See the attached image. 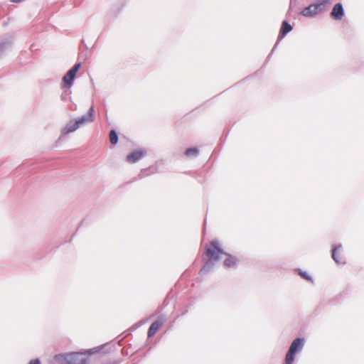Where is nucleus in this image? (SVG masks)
I'll return each mask as SVG.
<instances>
[{
  "instance_id": "13",
  "label": "nucleus",
  "mask_w": 364,
  "mask_h": 364,
  "mask_svg": "<svg viewBox=\"0 0 364 364\" xmlns=\"http://www.w3.org/2000/svg\"><path fill=\"white\" fill-rule=\"evenodd\" d=\"M295 353L288 350L285 357V364H291L294 360Z\"/></svg>"
},
{
  "instance_id": "17",
  "label": "nucleus",
  "mask_w": 364,
  "mask_h": 364,
  "mask_svg": "<svg viewBox=\"0 0 364 364\" xmlns=\"http://www.w3.org/2000/svg\"><path fill=\"white\" fill-rule=\"evenodd\" d=\"M187 156H197L198 154V151L196 148H188L186 150L185 152Z\"/></svg>"
},
{
  "instance_id": "10",
  "label": "nucleus",
  "mask_w": 364,
  "mask_h": 364,
  "mask_svg": "<svg viewBox=\"0 0 364 364\" xmlns=\"http://www.w3.org/2000/svg\"><path fill=\"white\" fill-rule=\"evenodd\" d=\"M144 153L141 151H134L130 154L127 155V161L129 163H135L141 159Z\"/></svg>"
},
{
  "instance_id": "2",
  "label": "nucleus",
  "mask_w": 364,
  "mask_h": 364,
  "mask_svg": "<svg viewBox=\"0 0 364 364\" xmlns=\"http://www.w3.org/2000/svg\"><path fill=\"white\" fill-rule=\"evenodd\" d=\"M58 362L64 360L67 364H85L86 359L79 353H60L54 356Z\"/></svg>"
},
{
  "instance_id": "5",
  "label": "nucleus",
  "mask_w": 364,
  "mask_h": 364,
  "mask_svg": "<svg viewBox=\"0 0 364 364\" xmlns=\"http://www.w3.org/2000/svg\"><path fill=\"white\" fill-rule=\"evenodd\" d=\"M164 322L165 320L161 316L159 317L154 322H153L148 330V337L151 338L154 336Z\"/></svg>"
},
{
  "instance_id": "8",
  "label": "nucleus",
  "mask_w": 364,
  "mask_h": 364,
  "mask_svg": "<svg viewBox=\"0 0 364 364\" xmlns=\"http://www.w3.org/2000/svg\"><path fill=\"white\" fill-rule=\"evenodd\" d=\"M79 127H80V125L76 122V120L70 121L69 123L67 124L65 127H64L62 129L61 134H62V135H66L70 132H75V130H77L79 128Z\"/></svg>"
},
{
  "instance_id": "12",
  "label": "nucleus",
  "mask_w": 364,
  "mask_h": 364,
  "mask_svg": "<svg viewBox=\"0 0 364 364\" xmlns=\"http://www.w3.org/2000/svg\"><path fill=\"white\" fill-rule=\"evenodd\" d=\"M292 30V26L289 24L286 21L282 22L280 34V38H283L287 33L290 32Z\"/></svg>"
},
{
  "instance_id": "7",
  "label": "nucleus",
  "mask_w": 364,
  "mask_h": 364,
  "mask_svg": "<svg viewBox=\"0 0 364 364\" xmlns=\"http://www.w3.org/2000/svg\"><path fill=\"white\" fill-rule=\"evenodd\" d=\"M93 113H94V108H93V107H91L89 109L87 114L83 115L81 117H79L78 119H77L75 120L80 126L85 123L92 122L94 121Z\"/></svg>"
},
{
  "instance_id": "11",
  "label": "nucleus",
  "mask_w": 364,
  "mask_h": 364,
  "mask_svg": "<svg viewBox=\"0 0 364 364\" xmlns=\"http://www.w3.org/2000/svg\"><path fill=\"white\" fill-rule=\"evenodd\" d=\"M303 344H304V339L299 338H296L291 343L289 350L296 353L298 349H301L302 348Z\"/></svg>"
},
{
  "instance_id": "16",
  "label": "nucleus",
  "mask_w": 364,
  "mask_h": 364,
  "mask_svg": "<svg viewBox=\"0 0 364 364\" xmlns=\"http://www.w3.org/2000/svg\"><path fill=\"white\" fill-rule=\"evenodd\" d=\"M235 259L230 255H228V257L224 261V264L228 267H231L235 264Z\"/></svg>"
},
{
  "instance_id": "18",
  "label": "nucleus",
  "mask_w": 364,
  "mask_h": 364,
  "mask_svg": "<svg viewBox=\"0 0 364 364\" xmlns=\"http://www.w3.org/2000/svg\"><path fill=\"white\" fill-rule=\"evenodd\" d=\"M319 4H322V6L326 9V5L331 4V0H318Z\"/></svg>"
},
{
  "instance_id": "15",
  "label": "nucleus",
  "mask_w": 364,
  "mask_h": 364,
  "mask_svg": "<svg viewBox=\"0 0 364 364\" xmlns=\"http://www.w3.org/2000/svg\"><path fill=\"white\" fill-rule=\"evenodd\" d=\"M109 140L111 144H116L118 141V136L114 130H111L109 132Z\"/></svg>"
},
{
  "instance_id": "6",
  "label": "nucleus",
  "mask_w": 364,
  "mask_h": 364,
  "mask_svg": "<svg viewBox=\"0 0 364 364\" xmlns=\"http://www.w3.org/2000/svg\"><path fill=\"white\" fill-rule=\"evenodd\" d=\"M344 15L343 6L341 3H337L333 8L331 16L335 20H341Z\"/></svg>"
},
{
  "instance_id": "20",
  "label": "nucleus",
  "mask_w": 364,
  "mask_h": 364,
  "mask_svg": "<svg viewBox=\"0 0 364 364\" xmlns=\"http://www.w3.org/2000/svg\"><path fill=\"white\" fill-rule=\"evenodd\" d=\"M28 364H40V361L38 359L32 360Z\"/></svg>"
},
{
  "instance_id": "4",
  "label": "nucleus",
  "mask_w": 364,
  "mask_h": 364,
  "mask_svg": "<svg viewBox=\"0 0 364 364\" xmlns=\"http://www.w3.org/2000/svg\"><path fill=\"white\" fill-rule=\"evenodd\" d=\"M325 10V9L322 6V4H311L309 6L306 7L301 12L302 15L304 16H312L320 11Z\"/></svg>"
},
{
  "instance_id": "3",
  "label": "nucleus",
  "mask_w": 364,
  "mask_h": 364,
  "mask_svg": "<svg viewBox=\"0 0 364 364\" xmlns=\"http://www.w3.org/2000/svg\"><path fill=\"white\" fill-rule=\"evenodd\" d=\"M81 63H76L68 72L64 75L63 80L64 87L70 88L73 85V82L75 77L76 73L78 71Z\"/></svg>"
},
{
  "instance_id": "1",
  "label": "nucleus",
  "mask_w": 364,
  "mask_h": 364,
  "mask_svg": "<svg viewBox=\"0 0 364 364\" xmlns=\"http://www.w3.org/2000/svg\"><path fill=\"white\" fill-rule=\"evenodd\" d=\"M222 255H228L220 247L219 242L217 240H213L210 245L205 247V255L208 259L200 269V273H205L209 272L215 262L220 259Z\"/></svg>"
},
{
  "instance_id": "14",
  "label": "nucleus",
  "mask_w": 364,
  "mask_h": 364,
  "mask_svg": "<svg viewBox=\"0 0 364 364\" xmlns=\"http://www.w3.org/2000/svg\"><path fill=\"white\" fill-rule=\"evenodd\" d=\"M341 247V245H339L337 246H334L332 249V258L338 264L342 263V262L341 261L340 258L336 255V252L338 249H339Z\"/></svg>"
},
{
  "instance_id": "19",
  "label": "nucleus",
  "mask_w": 364,
  "mask_h": 364,
  "mask_svg": "<svg viewBox=\"0 0 364 364\" xmlns=\"http://www.w3.org/2000/svg\"><path fill=\"white\" fill-rule=\"evenodd\" d=\"M299 274L301 276V277H303L304 279H306V280H309V281H311V277H309L306 272H301L299 273Z\"/></svg>"
},
{
  "instance_id": "9",
  "label": "nucleus",
  "mask_w": 364,
  "mask_h": 364,
  "mask_svg": "<svg viewBox=\"0 0 364 364\" xmlns=\"http://www.w3.org/2000/svg\"><path fill=\"white\" fill-rule=\"evenodd\" d=\"M12 44L11 37H6L0 41V57H1L6 50L11 47Z\"/></svg>"
}]
</instances>
